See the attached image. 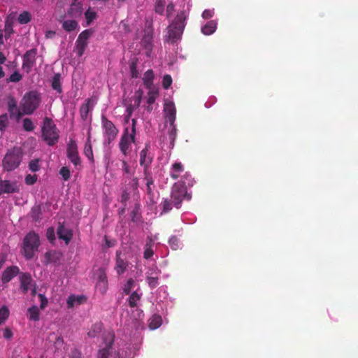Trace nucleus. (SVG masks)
Here are the masks:
<instances>
[{
  "instance_id": "aec40b11",
  "label": "nucleus",
  "mask_w": 358,
  "mask_h": 358,
  "mask_svg": "<svg viewBox=\"0 0 358 358\" xmlns=\"http://www.w3.org/2000/svg\"><path fill=\"white\" fill-rule=\"evenodd\" d=\"M36 54V50L32 49L27 51L24 55V66L31 67L34 63V58Z\"/></svg>"
},
{
  "instance_id": "c03bdc74",
  "label": "nucleus",
  "mask_w": 358,
  "mask_h": 358,
  "mask_svg": "<svg viewBox=\"0 0 358 358\" xmlns=\"http://www.w3.org/2000/svg\"><path fill=\"white\" fill-rule=\"evenodd\" d=\"M29 169L32 171H37L39 169L38 159L31 160L29 163Z\"/></svg>"
},
{
  "instance_id": "c9c22d12",
  "label": "nucleus",
  "mask_w": 358,
  "mask_h": 358,
  "mask_svg": "<svg viewBox=\"0 0 358 358\" xmlns=\"http://www.w3.org/2000/svg\"><path fill=\"white\" fill-rule=\"evenodd\" d=\"M13 18L14 17H12L11 15H10L6 20L5 25V31L6 32V34H10L13 32L11 21L13 20Z\"/></svg>"
},
{
  "instance_id": "c756f323",
  "label": "nucleus",
  "mask_w": 358,
  "mask_h": 358,
  "mask_svg": "<svg viewBox=\"0 0 358 358\" xmlns=\"http://www.w3.org/2000/svg\"><path fill=\"white\" fill-rule=\"evenodd\" d=\"M9 316V310L7 306H4L0 309V324H3Z\"/></svg>"
},
{
  "instance_id": "393cba45",
  "label": "nucleus",
  "mask_w": 358,
  "mask_h": 358,
  "mask_svg": "<svg viewBox=\"0 0 358 358\" xmlns=\"http://www.w3.org/2000/svg\"><path fill=\"white\" fill-rule=\"evenodd\" d=\"M143 95V91L141 90H137L134 96L132 97L131 101L133 104H131L133 106V108H136L140 106L141 98Z\"/></svg>"
},
{
  "instance_id": "3c124183",
  "label": "nucleus",
  "mask_w": 358,
  "mask_h": 358,
  "mask_svg": "<svg viewBox=\"0 0 358 358\" xmlns=\"http://www.w3.org/2000/svg\"><path fill=\"white\" fill-rule=\"evenodd\" d=\"M3 336L6 339H10L13 336V333L11 330L8 328L4 329Z\"/></svg>"
},
{
  "instance_id": "39448f33",
  "label": "nucleus",
  "mask_w": 358,
  "mask_h": 358,
  "mask_svg": "<svg viewBox=\"0 0 358 358\" xmlns=\"http://www.w3.org/2000/svg\"><path fill=\"white\" fill-rule=\"evenodd\" d=\"M39 246V237L34 232L29 233L24 238V251L27 259L34 257Z\"/></svg>"
},
{
  "instance_id": "f3484780",
  "label": "nucleus",
  "mask_w": 358,
  "mask_h": 358,
  "mask_svg": "<svg viewBox=\"0 0 358 358\" xmlns=\"http://www.w3.org/2000/svg\"><path fill=\"white\" fill-rule=\"evenodd\" d=\"M134 139H135V138H131V134L129 135V134H128V129H126L125 132H124V135L122 136L120 143V150L124 155H126L127 150H128L131 142H134Z\"/></svg>"
},
{
  "instance_id": "f03ea898",
  "label": "nucleus",
  "mask_w": 358,
  "mask_h": 358,
  "mask_svg": "<svg viewBox=\"0 0 358 358\" xmlns=\"http://www.w3.org/2000/svg\"><path fill=\"white\" fill-rule=\"evenodd\" d=\"M22 155V150L20 148L15 147L8 151L3 160L4 169L10 171L17 168L21 162Z\"/></svg>"
},
{
  "instance_id": "e433bc0d",
  "label": "nucleus",
  "mask_w": 358,
  "mask_h": 358,
  "mask_svg": "<svg viewBox=\"0 0 358 358\" xmlns=\"http://www.w3.org/2000/svg\"><path fill=\"white\" fill-rule=\"evenodd\" d=\"M23 128L26 131H32L34 129V125L32 121L29 118H25L23 121Z\"/></svg>"
},
{
  "instance_id": "7ed1b4c3",
  "label": "nucleus",
  "mask_w": 358,
  "mask_h": 358,
  "mask_svg": "<svg viewBox=\"0 0 358 358\" xmlns=\"http://www.w3.org/2000/svg\"><path fill=\"white\" fill-rule=\"evenodd\" d=\"M42 135L44 141L50 145H54L59 138L55 125L53 124L52 120L48 117L44 119Z\"/></svg>"
},
{
  "instance_id": "4d7b16f0",
  "label": "nucleus",
  "mask_w": 358,
  "mask_h": 358,
  "mask_svg": "<svg viewBox=\"0 0 358 358\" xmlns=\"http://www.w3.org/2000/svg\"><path fill=\"white\" fill-rule=\"evenodd\" d=\"M138 206H136L135 207V209L132 211L131 213V220L133 222H136L138 220V217H137V214H138Z\"/></svg>"
},
{
  "instance_id": "2f4dec72",
  "label": "nucleus",
  "mask_w": 358,
  "mask_h": 358,
  "mask_svg": "<svg viewBox=\"0 0 358 358\" xmlns=\"http://www.w3.org/2000/svg\"><path fill=\"white\" fill-rule=\"evenodd\" d=\"M30 19H31V15H30L29 13L26 12V11L21 13L18 17V21L21 24H26V23L29 22L30 21Z\"/></svg>"
},
{
  "instance_id": "a18cd8bd",
  "label": "nucleus",
  "mask_w": 358,
  "mask_h": 358,
  "mask_svg": "<svg viewBox=\"0 0 358 358\" xmlns=\"http://www.w3.org/2000/svg\"><path fill=\"white\" fill-rule=\"evenodd\" d=\"M36 175H27L25 178V182L27 185H33L36 181Z\"/></svg>"
},
{
  "instance_id": "0eeeda50",
  "label": "nucleus",
  "mask_w": 358,
  "mask_h": 358,
  "mask_svg": "<svg viewBox=\"0 0 358 358\" xmlns=\"http://www.w3.org/2000/svg\"><path fill=\"white\" fill-rule=\"evenodd\" d=\"M187 196L189 199L190 196L187 195V188L183 183H176L173 187V191L171 194V202L176 206L182 202L184 197Z\"/></svg>"
},
{
  "instance_id": "09e8293b",
  "label": "nucleus",
  "mask_w": 358,
  "mask_h": 358,
  "mask_svg": "<svg viewBox=\"0 0 358 358\" xmlns=\"http://www.w3.org/2000/svg\"><path fill=\"white\" fill-rule=\"evenodd\" d=\"M38 297L41 301V305H40L41 309H44V308L46 306V305L48 303V299L45 297L44 295H43L41 294H38Z\"/></svg>"
},
{
  "instance_id": "473e14b6",
  "label": "nucleus",
  "mask_w": 358,
  "mask_h": 358,
  "mask_svg": "<svg viewBox=\"0 0 358 358\" xmlns=\"http://www.w3.org/2000/svg\"><path fill=\"white\" fill-rule=\"evenodd\" d=\"M153 79V72L152 70L147 71L144 74L143 80L146 85H150L152 83Z\"/></svg>"
},
{
  "instance_id": "a878e982",
  "label": "nucleus",
  "mask_w": 358,
  "mask_h": 358,
  "mask_svg": "<svg viewBox=\"0 0 358 358\" xmlns=\"http://www.w3.org/2000/svg\"><path fill=\"white\" fill-rule=\"evenodd\" d=\"M29 314V319L34 321H38L39 320V310L36 306H33L28 309Z\"/></svg>"
},
{
  "instance_id": "ea45409f",
  "label": "nucleus",
  "mask_w": 358,
  "mask_h": 358,
  "mask_svg": "<svg viewBox=\"0 0 358 358\" xmlns=\"http://www.w3.org/2000/svg\"><path fill=\"white\" fill-rule=\"evenodd\" d=\"M172 83L171 77L169 75H166L163 78L162 85L165 89H168Z\"/></svg>"
},
{
  "instance_id": "338daca9",
  "label": "nucleus",
  "mask_w": 358,
  "mask_h": 358,
  "mask_svg": "<svg viewBox=\"0 0 358 358\" xmlns=\"http://www.w3.org/2000/svg\"><path fill=\"white\" fill-rule=\"evenodd\" d=\"M55 34L56 33L54 31H51V30L47 31L46 33H45V36L48 38H52L55 35Z\"/></svg>"
},
{
  "instance_id": "20e7f679",
  "label": "nucleus",
  "mask_w": 358,
  "mask_h": 358,
  "mask_svg": "<svg viewBox=\"0 0 358 358\" xmlns=\"http://www.w3.org/2000/svg\"><path fill=\"white\" fill-rule=\"evenodd\" d=\"M22 101L21 109L23 111V115H30L39 105V94L36 92H31L24 95Z\"/></svg>"
},
{
  "instance_id": "4468645a",
  "label": "nucleus",
  "mask_w": 358,
  "mask_h": 358,
  "mask_svg": "<svg viewBox=\"0 0 358 358\" xmlns=\"http://www.w3.org/2000/svg\"><path fill=\"white\" fill-rule=\"evenodd\" d=\"M18 273L19 268L17 266H12L8 267L2 274L1 280L3 283L8 282Z\"/></svg>"
},
{
  "instance_id": "774afa93",
  "label": "nucleus",
  "mask_w": 358,
  "mask_h": 358,
  "mask_svg": "<svg viewBox=\"0 0 358 358\" xmlns=\"http://www.w3.org/2000/svg\"><path fill=\"white\" fill-rule=\"evenodd\" d=\"M129 198V194L127 192H124L122 195V202H125Z\"/></svg>"
},
{
  "instance_id": "5fc2aeb1",
  "label": "nucleus",
  "mask_w": 358,
  "mask_h": 358,
  "mask_svg": "<svg viewBox=\"0 0 358 358\" xmlns=\"http://www.w3.org/2000/svg\"><path fill=\"white\" fill-rule=\"evenodd\" d=\"M134 109L133 108V106L131 105H129L127 106V116L125 117V121L127 122L129 121V119L130 118L131 114H132V112Z\"/></svg>"
},
{
  "instance_id": "4c0bfd02",
  "label": "nucleus",
  "mask_w": 358,
  "mask_h": 358,
  "mask_svg": "<svg viewBox=\"0 0 358 358\" xmlns=\"http://www.w3.org/2000/svg\"><path fill=\"white\" fill-rule=\"evenodd\" d=\"M139 299H140L139 295L136 292H134V293H132V294L129 297V305L131 307L136 306V302Z\"/></svg>"
},
{
  "instance_id": "f704fd0d",
  "label": "nucleus",
  "mask_w": 358,
  "mask_h": 358,
  "mask_svg": "<svg viewBox=\"0 0 358 358\" xmlns=\"http://www.w3.org/2000/svg\"><path fill=\"white\" fill-rule=\"evenodd\" d=\"M125 268H126V266H125V263L124 262V261L120 258H117L116 269H117V272L118 273V274L122 273L124 272Z\"/></svg>"
},
{
  "instance_id": "58836bf2",
  "label": "nucleus",
  "mask_w": 358,
  "mask_h": 358,
  "mask_svg": "<svg viewBox=\"0 0 358 358\" xmlns=\"http://www.w3.org/2000/svg\"><path fill=\"white\" fill-rule=\"evenodd\" d=\"M8 124V115L6 114L0 116V129H4Z\"/></svg>"
},
{
  "instance_id": "7c9ffc66",
  "label": "nucleus",
  "mask_w": 358,
  "mask_h": 358,
  "mask_svg": "<svg viewBox=\"0 0 358 358\" xmlns=\"http://www.w3.org/2000/svg\"><path fill=\"white\" fill-rule=\"evenodd\" d=\"M41 208L40 206H36L31 209V217L35 221H38L41 218Z\"/></svg>"
},
{
  "instance_id": "9b49d317",
  "label": "nucleus",
  "mask_w": 358,
  "mask_h": 358,
  "mask_svg": "<svg viewBox=\"0 0 358 358\" xmlns=\"http://www.w3.org/2000/svg\"><path fill=\"white\" fill-rule=\"evenodd\" d=\"M164 113L170 125H173L176 120V110L173 102L166 101L164 105Z\"/></svg>"
},
{
  "instance_id": "412c9836",
  "label": "nucleus",
  "mask_w": 358,
  "mask_h": 358,
  "mask_svg": "<svg viewBox=\"0 0 358 358\" xmlns=\"http://www.w3.org/2000/svg\"><path fill=\"white\" fill-rule=\"evenodd\" d=\"M217 27V23L214 20L207 22V24L201 28V31L205 35H210L215 32Z\"/></svg>"
},
{
  "instance_id": "603ef678",
  "label": "nucleus",
  "mask_w": 358,
  "mask_h": 358,
  "mask_svg": "<svg viewBox=\"0 0 358 358\" xmlns=\"http://www.w3.org/2000/svg\"><path fill=\"white\" fill-rule=\"evenodd\" d=\"M134 283V281L132 280V279H129L127 283V285H125V287H124V292L126 293H129L131 290V288L133 285V284Z\"/></svg>"
},
{
  "instance_id": "49530a36",
  "label": "nucleus",
  "mask_w": 358,
  "mask_h": 358,
  "mask_svg": "<svg viewBox=\"0 0 358 358\" xmlns=\"http://www.w3.org/2000/svg\"><path fill=\"white\" fill-rule=\"evenodd\" d=\"M46 236L50 241H52L53 240H55V230L52 227H50L48 229L47 232H46Z\"/></svg>"
},
{
  "instance_id": "f257e3e1",
  "label": "nucleus",
  "mask_w": 358,
  "mask_h": 358,
  "mask_svg": "<svg viewBox=\"0 0 358 358\" xmlns=\"http://www.w3.org/2000/svg\"><path fill=\"white\" fill-rule=\"evenodd\" d=\"M185 19V13L181 12L178 14L175 20L169 26L167 36L169 41L173 43L180 38L185 27L184 21Z\"/></svg>"
},
{
  "instance_id": "b1692460",
  "label": "nucleus",
  "mask_w": 358,
  "mask_h": 358,
  "mask_svg": "<svg viewBox=\"0 0 358 358\" xmlns=\"http://www.w3.org/2000/svg\"><path fill=\"white\" fill-rule=\"evenodd\" d=\"M162 324V318L160 315H155L152 316L151 321L149 324V327L151 329H156L159 328Z\"/></svg>"
},
{
  "instance_id": "37998d69",
  "label": "nucleus",
  "mask_w": 358,
  "mask_h": 358,
  "mask_svg": "<svg viewBox=\"0 0 358 358\" xmlns=\"http://www.w3.org/2000/svg\"><path fill=\"white\" fill-rule=\"evenodd\" d=\"M59 173L65 180H67L70 178V171L66 167H62Z\"/></svg>"
},
{
  "instance_id": "6ab92c4d",
  "label": "nucleus",
  "mask_w": 358,
  "mask_h": 358,
  "mask_svg": "<svg viewBox=\"0 0 358 358\" xmlns=\"http://www.w3.org/2000/svg\"><path fill=\"white\" fill-rule=\"evenodd\" d=\"M8 110L10 117L15 118L17 120H19V119L23 115V111H17L16 102L13 99H11L8 102Z\"/></svg>"
},
{
  "instance_id": "de8ad7c7",
  "label": "nucleus",
  "mask_w": 358,
  "mask_h": 358,
  "mask_svg": "<svg viewBox=\"0 0 358 358\" xmlns=\"http://www.w3.org/2000/svg\"><path fill=\"white\" fill-rule=\"evenodd\" d=\"M85 16H86V18L87 20V24H90V22L95 18L96 17V13L93 11H90V10H87L86 13H85Z\"/></svg>"
},
{
  "instance_id": "423d86ee",
  "label": "nucleus",
  "mask_w": 358,
  "mask_h": 358,
  "mask_svg": "<svg viewBox=\"0 0 358 358\" xmlns=\"http://www.w3.org/2000/svg\"><path fill=\"white\" fill-rule=\"evenodd\" d=\"M152 20H146L145 29L144 30V35L141 40V45L146 50V55L150 57L152 50Z\"/></svg>"
},
{
  "instance_id": "ddd939ff",
  "label": "nucleus",
  "mask_w": 358,
  "mask_h": 358,
  "mask_svg": "<svg viewBox=\"0 0 358 358\" xmlns=\"http://www.w3.org/2000/svg\"><path fill=\"white\" fill-rule=\"evenodd\" d=\"M63 255L59 251H49L45 254V264H48L50 263L59 264Z\"/></svg>"
},
{
  "instance_id": "680f3d73",
  "label": "nucleus",
  "mask_w": 358,
  "mask_h": 358,
  "mask_svg": "<svg viewBox=\"0 0 358 358\" xmlns=\"http://www.w3.org/2000/svg\"><path fill=\"white\" fill-rule=\"evenodd\" d=\"M153 255V251L150 248H146V250L144 252V257L145 259H149Z\"/></svg>"
},
{
  "instance_id": "9d476101",
  "label": "nucleus",
  "mask_w": 358,
  "mask_h": 358,
  "mask_svg": "<svg viewBox=\"0 0 358 358\" xmlns=\"http://www.w3.org/2000/svg\"><path fill=\"white\" fill-rule=\"evenodd\" d=\"M67 156L74 165L80 164L78 148L75 141L71 140L67 145Z\"/></svg>"
},
{
  "instance_id": "052dcab7",
  "label": "nucleus",
  "mask_w": 358,
  "mask_h": 358,
  "mask_svg": "<svg viewBox=\"0 0 358 358\" xmlns=\"http://www.w3.org/2000/svg\"><path fill=\"white\" fill-rule=\"evenodd\" d=\"M132 128H131V138H135V134H136V119H132Z\"/></svg>"
},
{
  "instance_id": "13d9d810",
  "label": "nucleus",
  "mask_w": 358,
  "mask_h": 358,
  "mask_svg": "<svg viewBox=\"0 0 358 358\" xmlns=\"http://www.w3.org/2000/svg\"><path fill=\"white\" fill-rule=\"evenodd\" d=\"M155 99H156L155 94L153 93V92H150L149 93V97H148V99L147 100V103L149 105H151V104H152L155 102Z\"/></svg>"
},
{
  "instance_id": "a19ab883",
  "label": "nucleus",
  "mask_w": 358,
  "mask_h": 358,
  "mask_svg": "<svg viewBox=\"0 0 358 358\" xmlns=\"http://www.w3.org/2000/svg\"><path fill=\"white\" fill-rule=\"evenodd\" d=\"M22 79V76L17 71L14 72L7 80L8 82H18Z\"/></svg>"
},
{
  "instance_id": "69168bd1",
  "label": "nucleus",
  "mask_w": 358,
  "mask_h": 358,
  "mask_svg": "<svg viewBox=\"0 0 358 358\" xmlns=\"http://www.w3.org/2000/svg\"><path fill=\"white\" fill-rule=\"evenodd\" d=\"M171 208V204L169 201H165L164 204V211H167Z\"/></svg>"
},
{
  "instance_id": "8fccbe9b",
  "label": "nucleus",
  "mask_w": 358,
  "mask_h": 358,
  "mask_svg": "<svg viewBox=\"0 0 358 358\" xmlns=\"http://www.w3.org/2000/svg\"><path fill=\"white\" fill-rule=\"evenodd\" d=\"M157 277H148V282L150 287H155L157 284Z\"/></svg>"
},
{
  "instance_id": "1a4fd4ad",
  "label": "nucleus",
  "mask_w": 358,
  "mask_h": 358,
  "mask_svg": "<svg viewBox=\"0 0 358 358\" xmlns=\"http://www.w3.org/2000/svg\"><path fill=\"white\" fill-rule=\"evenodd\" d=\"M102 122L105 129V134L107 136L108 143H110L114 140L117 134V129L112 122L108 120L104 115L102 116Z\"/></svg>"
},
{
  "instance_id": "a211bd4d",
  "label": "nucleus",
  "mask_w": 358,
  "mask_h": 358,
  "mask_svg": "<svg viewBox=\"0 0 358 358\" xmlns=\"http://www.w3.org/2000/svg\"><path fill=\"white\" fill-rule=\"evenodd\" d=\"M106 339H109L108 343L106 344V347L103 348L102 350H100L98 353V358H108L110 353L109 350L112 346L113 339H114V334L112 333H108L107 334V336Z\"/></svg>"
},
{
  "instance_id": "cd10ccee",
  "label": "nucleus",
  "mask_w": 358,
  "mask_h": 358,
  "mask_svg": "<svg viewBox=\"0 0 358 358\" xmlns=\"http://www.w3.org/2000/svg\"><path fill=\"white\" fill-rule=\"evenodd\" d=\"M137 62L138 59L134 57L130 64V71L132 78H138L139 75L138 71L136 70Z\"/></svg>"
},
{
  "instance_id": "bf43d9fd",
  "label": "nucleus",
  "mask_w": 358,
  "mask_h": 358,
  "mask_svg": "<svg viewBox=\"0 0 358 358\" xmlns=\"http://www.w3.org/2000/svg\"><path fill=\"white\" fill-rule=\"evenodd\" d=\"M147 154V149H144L141 152V160L140 163L141 165H143L145 164V160Z\"/></svg>"
},
{
  "instance_id": "864d4df0",
  "label": "nucleus",
  "mask_w": 358,
  "mask_h": 358,
  "mask_svg": "<svg viewBox=\"0 0 358 358\" xmlns=\"http://www.w3.org/2000/svg\"><path fill=\"white\" fill-rule=\"evenodd\" d=\"M64 343L63 338L60 336L57 337L56 341H55V345L57 349H59L62 347Z\"/></svg>"
},
{
  "instance_id": "dca6fc26",
  "label": "nucleus",
  "mask_w": 358,
  "mask_h": 358,
  "mask_svg": "<svg viewBox=\"0 0 358 358\" xmlns=\"http://www.w3.org/2000/svg\"><path fill=\"white\" fill-rule=\"evenodd\" d=\"M57 235L60 239H63L66 244H68L72 238L73 234L69 229L64 227L63 224H60L57 228Z\"/></svg>"
},
{
  "instance_id": "0e129e2a",
  "label": "nucleus",
  "mask_w": 358,
  "mask_h": 358,
  "mask_svg": "<svg viewBox=\"0 0 358 358\" xmlns=\"http://www.w3.org/2000/svg\"><path fill=\"white\" fill-rule=\"evenodd\" d=\"M173 10H174L173 5L172 3L169 4L167 6V8H166L167 17H169L172 14Z\"/></svg>"
},
{
  "instance_id": "4be33fe9",
  "label": "nucleus",
  "mask_w": 358,
  "mask_h": 358,
  "mask_svg": "<svg viewBox=\"0 0 358 358\" xmlns=\"http://www.w3.org/2000/svg\"><path fill=\"white\" fill-rule=\"evenodd\" d=\"M94 102L92 99H88L87 103L83 104L80 108L81 117L83 120H85L87 117L88 113L90 109L93 107Z\"/></svg>"
},
{
  "instance_id": "c85d7f7f",
  "label": "nucleus",
  "mask_w": 358,
  "mask_h": 358,
  "mask_svg": "<svg viewBox=\"0 0 358 358\" xmlns=\"http://www.w3.org/2000/svg\"><path fill=\"white\" fill-rule=\"evenodd\" d=\"M60 75L59 74H55L52 79V88L55 90H57L59 92H62V88L60 85Z\"/></svg>"
},
{
  "instance_id": "bb28decb",
  "label": "nucleus",
  "mask_w": 358,
  "mask_h": 358,
  "mask_svg": "<svg viewBox=\"0 0 358 358\" xmlns=\"http://www.w3.org/2000/svg\"><path fill=\"white\" fill-rule=\"evenodd\" d=\"M77 26L78 23L76 20H65L62 24L63 28L67 31L74 30Z\"/></svg>"
},
{
  "instance_id": "79ce46f5",
  "label": "nucleus",
  "mask_w": 358,
  "mask_h": 358,
  "mask_svg": "<svg viewBox=\"0 0 358 358\" xmlns=\"http://www.w3.org/2000/svg\"><path fill=\"white\" fill-rule=\"evenodd\" d=\"M171 126L172 128L169 131V136L171 138V145H173V142H174L176 136V128L174 123H173V125H171Z\"/></svg>"
},
{
  "instance_id": "f8f14e48",
  "label": "nucleus",
  "mask_w": 358,
  "mask_h": 358,
  "mask_svg": "<svg viewBox=\"0 0 358 358\" xmlns=\"http://www.w3.org/2000/svg\"><path fill=\"white\" fill-rule=\"evenodd\" d=\"M19 191V186L16 182L2 180L0 178V194L3 193H14Z\"/></svg>"
},
{
  "instance_id": "e2e57ef3",
  "label": "nucleus",
  "mask_w": 358,
  "mask_h": 358,
  "mask_svg": "<svg viewBox=\"0 0 358 358\" xmlns=\"http://www.w3.org/2000/svg\"><path fill=\"white\" fill-rule=\"evenodd\" d=\"M164 5L155 4V12L159 14H162L164 12Z\"/></svg>"
},
{
  "instance_id": "6e6d98bb",
  "label": "nucleus",
  "mask_w": 358,
  "mask_h": 358,
  "mask_svg": "<svg viewBox=\"0 0 358 358\" xmlns=\"http://www.w3.org/2000/svg\"><path fill=\"white\" fill-rule=\"evenodd\" d=\"M213 16V11L210 10H205L202 13V17L203 19H209Z\"/></svg>"
},
{
  "instance_id": "6e6552de",
  "label": "nucleus",
  "mask_w": 358,
  "mask_h": 358,
  "mask_svg": "<svg viewBox=\"0 0 358 358\" xmlns=\"http://www.w3.org/2000/svg\"><path fill=\"white\" fill-rule=\"evenodd\" d=\"M92 31L90 29H87L83 31L78 36L76 41V49L78 55L81 57L87 45V40L92 35Z\"/></svg>"
},
{
  "instance_id": "5701e85b",
  "label": "nucleus",
  "mask_w": 358,
  "mask_h": 358,
  "mask_svg": "<svg viewBox=\"0 0 358 358\" xmlns=\"http://www.w3.org/2000/svg\"><path fill=\"white\" fill-rule=\"evenodd\" d=\"M85 300V297L80 296L76 297L73 295L70 296L67 300V305L69 308H72L74 305L82 303Z\"/></svg>"
},
{
  "instance_id": "72a5a7b5",
  "label": "nucleus",
  "mask_w": 358,
  "mask_h": 358,
  "mask_svg": "<svg viewBox=\"0 0 358 358\" xmlns=\"http://www.w3.org/2000/svg\"><path fill=\"white\" fill-rule=\"evenodd\" d=\"M85 154L89 159L92 158L93 155H92V145L90 142V136H88L87 141L85 145Z\"/></svg>"
},
{
  "instance_id": "2eb2a0df",
  "label": "nucleus",
  "mask_w": 358,
  "mask_h": 358,
  "mask_svg": "<svg viewBox=\"0 0 358 358\" xmlns=\"http://www.w3.org/2000/svg\"><path fill=\"white\" fill-rule=\"evenodd\" d=\"M20 286L24 293H27L32 283V278L29 273H22L20 275Z\"/></svg>"
}]
</instances>
